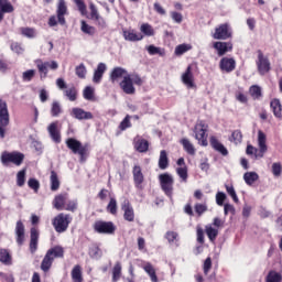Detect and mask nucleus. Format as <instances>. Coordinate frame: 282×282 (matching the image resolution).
I'll list each match as a JSON object with an SVG mask.
<instances>
[{
    "label": "nucleus",
    "instance_id": "1",
    "mask_svg": "<svg viewBox=\"0 0 282 282\" xmlns=\"http://www.w3.org/2000/svg\"><path fill=\"white\" fill-rule=\"evenodd\" d=\"M265 142H267L265 133H263V131L259 130L258 131L259 150L252 145H248L247 147V155H254L256 160H260L261 158H263V155H265V153L268 152V145L265 144Z\"/></svg>",
    "mask_w": 282,
    "mask_h": 282
},
{
    "label": "nucleus",
    "instance_id": "2",
    "mask_svg": "<svg viewBox=\"0 0 282 282\" xmlns=\"http://www.w3.org/2000/svg\"><path fill=\"white\" fill-rule=\"evenodd\" d=\"M67 14V4L65 0H58L56 15H51L48 19L50 28H56V25H66L67 21L65 15Z\"/></svg>",
    "mask_w": 282,
    "mask_h": 282
},
{
    "label": "nucleus",
    "instance_id": "3",
    "mask_svg": "<svg viewBox=\"0 0 282 282\" xmlns=\"http://www.w3.org/2000/svg\"><path fill=\"white\" fill-rule=\"evenodd\" d=\"M23 160H25V154L21 152H8L4 151L1 153L0 161L3 166H8V164H14L15 166H21L23 164Z\"/></svg>",
    "mask_w": 282,
    "mask_h": 282
},
{
    "label": "nucleus",
    "instance_id": "4",
    "mask_svg": "<svg viewBox=\"0 0 282 282\" xmlns=\"http://www.w3.org/2000/svg\"><path fill=\"white\" fill-rule=\"evenodd\" d=\"M69 224H72V216L69 214L61 213L53 219L55 232H66L69 228Z\"/></svg>",
    "mask_w": 282,
    "mask_h": 282
},
{
    "label": "nucleus",
    "instance_id": "5",
    "mask_svg": "<svg viewBox=\"0 0 282 282\" xmlns=\"http://www.w3.org/2000/svg\"><path fill=\"white\" fill-rule=\"evenodd\" d=\"M208 126L204 121H198L194 127L195 140L198 141L200 147H208Z\"/></svg>",
    "mask_w": 282,
    "mask_h": 282
},
{
    "label": "nucleus",
    "instance_id": "6",
    "mask_svg": "<svg viewBox=\"0 0 282 282\" xmlns=\"http://www.w3.org/2000/svg\"><path fill=\"white\" fill-rule=\"evenodd\" d=\"M66 147L69 149L75 155H79L80 160L87 155V151H89V148L87 144L83 145V143L74 138H68L66 140Z\"/></svg>",
    "mask_w": 282,
    "mask_h": 282
},
{
    "label": "nucleus",
    "instance_id": "7",
    "mask_svg": "<svg viewBox=\"0 0 282 282\" xmlns=\"http://www.w3.org/2000/svg\"><path fill=\"white\" fill-rule=\"evenodd\" d=\"M159 181H160V185H161L163 193H165V195L167 197H170V199H172L173 198V184H175V180L173 178V175H171L169 173L160 174Z\"/></svg>",
    "mask_w": 282,
    "mask_h": 282
},
{
    "label": "nucleus",
    "instance_id": "8",
    "mask_svg": "<svg viewBox=\"0 0 282 282\" xmlns=\"http://www.w3.org/2000/svg\"><path fill=\"white\" fill-rule=\"evenodd\" d=\"M8 124H10L8 104L0 99V138H6V127H8Z\"/></svg>",
    "mask_w": 282,
    "mask_h": 282
},
{
    "label": "nucleus",
    "instance_id": "9",
    "mask_svg": "<svg viewBox=\"0 0 282 282\" xmlns=\"http://www.w3.org/2000/svg\"><path fill=\"white\" fill-rule=\"evenodd\" d=\"M35 65L40 72V78H47L48 69H58V63L56 61L43 62L42 59H36Z\"/></svg>",
    "mask_w": 282,
    "mask_h": 282
},
{
    "label": "nucleus",
    "instance_id": "10",
    "mask_svg": "<svg viewBox=\"0 0 282 282\" xmlns=\"http://www.w3.org/2000/svg\"><path fill=\"white\" fill-rule=\"evenodd\" d=\"M257 67L260 76H265L270 72V59L263 55V52L258 51Z\"/></svg>",
    "mask_w": 282,
    "mask_h": 282
},
{
    "label": "nucleus",
    "instance_id": "11",
    "mask_svg": "<svg viewBox=\"0 0 282 282\" xmlns=\"http://www.w3.org/2000/svg\"><path fill=\"white\" fill-rule=\"evenodd\" d=\"M94 229L99 235H113L116 232V225L111 221H97L95 223Z\"/></svg>",
    "mask_w": 282,
    "mask_h": 282
},
{
    "label": "nucleus",
    "instance_id": "12",
    "mask_svg": "<svg viewBox=\"0 0 282 282\" xmlns=\"http://www.w3.org/2000/svg\"><path fill=\"white\" fill-rule=\"evenodd\" d=\"M212 36L216 41H227V39H230L232 36V33L230 32V26L225 23L217 26Z\"/></svg>",
    "mask_w": 282,
    "mask_h": 282
},
{
    "label": "nucleus",
    "instance_id": "13",
    "mask_svg": "<svg viewBox=\"0 0 282 282\" xmlns=\"http://www.w3.org/2000/svg\"><path fill=\"white\" fill-rule=\"evenodd\" d=\"M122 34H123L124 41H129L130 43H135L144 39V35H142V33H138V31L133 29H123Z\"/></svg>",
    "mask_w": 282,
    "mask_h": 282
},
{
    "label": "nucleus",
    "instance_id": "14",
    "mask_svg": "<svg viewBox=\"0 0 282 282\" xmlns=\"http://www.w3.org/2000/svg\"><path fill=\"white\" fill-rule=\"evenodd\" d=\"M119 85L124 94H128L129 96L135 94V87L133 86L131 75H126Z\"/></svg>",
    "mask_w": 282,
    "mask_h": 282
},
{
    "label": "nucleus",
    "instance_id": "15",
    "mask_svg": "<svg viewBox=\"0 0 282 282\" xmlns=\"http://www.w3.org/2000/svg\"><path fill=\"white\" fill-rule=\"evenodd\" d=\"M47 131L51 140H53L55 144H61L62 138H61V130H58V121L52 122L47 127Z\"/></svg>",
    "mask_w": 282,
    "mask_h": 282
},
{
    "label": "nucleus",
    "instance_id": "16",
    "mask_svg": "<svg viewBox=\"0 0 282 282\" xmlns=\"http://www.w3.org/2000/svg\"><path fill=\"white\" fill-rule=\"evenodd\" d=\"M121 210H123V219H126V221H134L135 213L133 212V207L128 199H124L121 204Z\"/></svg>",
    "mask_w": 282,
    "mask_h": 282
},
{
    "label": "nucleus",
    "instance_id": "17",
    "mask_svg": "<svg viewBox=\"0 0 282 282\" xmlns=\"http://www.w3.org/2000/svg\"><path fill=\"white\" fill-rule=\"evenodd\" d=\"M70 116L76 120H94V115L90 111H85L83 108H73Z\"/></svg>",
    "mask_w": 282,
    "mask_h": 282
},
{
    "label": "nucleus",
    "instance_id": "18",
    "mask_svg": "<svg viewBox=\"0 0 282 282\" xmlns=\"http://www.w3.org/2000/svg\"><path fill=\"white\" fill-rule=\"evenodd\" d=\"M182 83L185 84L187 89L195 88V77L193 76V68L188 66L182 75Z\"/></svg>",
    "mask_w": 282,
    "mask_h": 282
},
{
    "label": "nucleus",
    "instance_id": "19",
    "mask_svg": "<svg viewBox=\"0 0 282 282\" xmlns=\"http://www.w3.org/2000/svg\"><path fill=\"white\" fill-rule=\"evenodd\" d=\"M214 50L217 51L218 56H225L228 52H232V43L230 42H215Z\"/></svg>",
    "mask_w": 282,
    "mask_h": 282
},
{
    "label": "nucleus",
    "instance_id": "20",
    "mask_svg": "<svg viewBox=\"0 0 282 282\" xmlns=\"http://www.w3.org/2000/svg\"><path fill=\"white\" fill-rule=\"evenodd\" d=\"M237 65V62H235V58H230V57H224L220 59V69L223 72H235V67Z\"/></svg>",
    "mask_w": 282,
    "mask_h": 282
},
{
    "label": "nucleus",
    "instance_id": "21",
    "mask_svg": "<svg viewBox=\"0 0 282 282\" xmlns=\"http://www.w3.org/2000/svg\"><path fill=\"white\" fill-rule=\"evenodd\" d=\"M15 235L18 246H23V241H25V226L21 220L15 225Z\"/></svg>",
    "mask_w": 282,
    "mask_h": 282
},
{
    "label": "nucleus",
    "instance_id": "22",
    "mask_svg": "<svg viewBox=\"0 0 282 282\" xmlns=\"http://www.w3.org/2000/svg\"><path fill=\"white\" fill-rule=\"evenodd\" d=\"M39 248V229L37 228H31V240H30V251L32 254L36 252Z\"/></svg>",
    "mask_w": 282,
    "mask_h": 282
},
{
    "label": "nucleus",
    "instance_id": "23",
    "mask_svg": "<svg viewBox=\"0 0 282 282\" xmlns=\"http://www.w3.org/2000/svg\"><path fill=\"white\" fill-rule=\"evenodd\" d=\"M105 72H107V64L99 63L97 69L94 72L93 82L97 84L100 83V80H102Z\"/></svg>",
    "mask_w": 282,
    "mask_h": 282
},
{
    "label": "nucleus",
    "instance_id": "24",
    "mask_svg": "<svg viewBox=\"0 0 282 282\" xmlns=\"http://www.w3.org/2000/svg\"><path fill=\"white\" fill-rule=\"evenodd\" d=\"M105 72H107V64L99 63L97 69L94 72L93 82L97 84L100 83V80H102Z\"/></svg>",
    "mask_w": 282,
    "mask_h": 282
},
{
    "label": "nucleus",
    "instance_id": "25",
    "mask_svg": "<svg viewBox=\"0 0 282 282\" xmlns=\"http://www.w3.org/2000/svg\"><path fill=\"white\" fill-rule=\"evenodd\" d=\"M130 74L127 72V69L122 68V67H115L110 74V79L112 83H116V80H118V78H123L126 76H129Z\"/></svg>",
    "mask_w": 282,
    "mask_h": 282
},
{
    "label": "nucleus",
    "instance_id": "26",
    "mask_svg": "<svg viewBox=\"0 0 282 282\" xmlns=\"http://www.w3.org/2000/svg\"><path fill=\"white\" fill-rule=\"evenodd\" d=\"M67 202V194H59L55 196L53 206L56 210H65V203Z\"/></svg>",
    "mask_w": 282,
    "mask_h": 282
},
{
    "label": "nucleus",
    "instance_id": "27",
    "mask_svg": "<svg viewBox=\"0 0 282 282\" xmlns=\"http://www.w3.org/2000/svg\"><path fill=\"white\" fill-rule=\"evenodd\" d=\"M210 145L213 147V149H215V151H217L218 153L223 154V155H228V149H226V147H224L221 144V142H219V140H217V138L212 137L210 138Z\"/></svg>",
    "mask_w": 282,
    "mask_h": 282
},
{
    "label": "nucleus",
    "instance_id": "28",
    "mask_svg": "<svg viewBox=\"0 0 282 282\" xmlns=\"http://www.w3.org/2000/svg\"><path fill=\"white\" fill-rule=\"evenodd\" d=\"M132 175H133L135 186H140V184L144 182V174H142V167H140V165H135L133 167Z\"/></svg>",
    "mask_w": 282,
    "mask_h": 282
},
{
    "label": "nucleus",
    "instance_id": "29",
    "mask_svg": "<svg viewBox=\"0 0 282 282\" xmlns=\"http://www.w3.org/2000/svg\"><path fill=\"white\" fill-rule=\"evenodd\" d=\"M46 253L53 257V259H63V257H65V249L61 246H55L48 249Z\"/></svg>",
    "mask_w": 282,
    "mask_h": 282
},
{
    "label": "nucleus",
    "instance_id": "30",
    "mask_svg": "<svg viewBox=\"0 0 282 282\" xmlns=\"http://www.w3.org/2000/svg\"><path fill=\"white\" fill-rule=\"evenodd\" d=\"M271 109H272L275 118H279V120H282V106H281V101L279 99H273L271 101Z\"/></svg>",
    "mask_w": 282,
    "mask_h": 282
},
{
    "label": "nucleus",
    "instance_id": "31",
    "mask_svg": "<svg viewBox=\"0 0 282 282\" xmlns=\"http://www.w3.org/2000/svg\"><path fill=\"white\" fill-rule=\"evenodd\" d=\"M159 169H161V171H166V169H169V154H166L165 150L160 152Z\"/></svg>",
    "mask_w": 282,
    "mask_h": 282
},
{
    "label": "nucleus",
    "instance_id": "32",
    "mask_svg": "<svg viewBox=\"0 0 282 282\" xmlns=\"http://www.w3.org/2000/svg\"><path fill=\"white\" fill-rule=\"evenodd\" d=\"M0 263L12 265V256L8 249H0Z\"/></svg>",
    "mask_w": 282,
    "mask_h": 282
},
{
    "label": "nucleus",
    "instance_id": "33",
    "mask_svg": "<svg viewBox=\"0 0 282 282\" xmlns=\"http://www.w3.org/2000/svg\"><path fill=\"white\" fill-rule=\"evenodd\" d=\"M181 144H182L184 151H186V153H188V155H195V153H196L195 145H193L191 143V140L184 138L181 140Z\"/></svg>",
    "mask_w": 282,
    "mask_h": 282
},
{
    "label": "nucleus",
    "instance_id": "34",
    "mask_svg": "<svg viewBox=\"0 0 282 282\" xmlns=\"http://www.w3.org/2000/svg\"><path fill=\"white\" fill-rule=\"evenodd\" d=\"M52 263H54V257L48 256V253L46 252L41 263V270H43V272L50 271V269L52 268Z\"/></svg>",
    "mask_w": 282,
    "mask_h": 282
},
{
    "label": "nucleus",
    "instance_id": "35",
    "mask_svg": "<svg viewBox=\"0 0 282 282\" xmlns=\"http://www.w3.org/2000/svg\"><path fill=\"white\" fill-rule=\"evenodd\" d=\"M144 272L149 274L152 282H158V274H155V268H153V264L151 262H147L143 267Z\"/></svg>",
    "mask_w": 282,
    "mask_h": 282
},
{
    "label": "nucleus",
    "instance_id": "36",
    "mask_svg": "<svg viewBox=\"0 0 282 282\" xmlns=\"http://www.w3.org/2000/svg\"><path fill=\"white\" fill-rule=\"evenodd\" d=\"M70 276L74 282H83V269L80 265H75L72 270Z\"/></svg>",
    "mask_w": 282,
    "mask_h": 282
},
{
    "label": "nucleus",
    "instance_id": "37",
    "mask_svg": "<svg viewBox=\"0 0 282 282\" xmlns=\"http://www.w3.org/2000/svg\"><path fill=\"white\" fill-rule=\"evenodd\" d=\"M243 180L248 186H252L259 180V174L257 172H247L243 174Z\"/></svg>",
    "mask_w": 282,
    "mask_h": 282
},
{
    "label": "nucleus",
    "instance_id": "38",
    "mask_svg": "<svg viewBox=\"0 0 282 282\" xmlns=\"http://www.w3.org/2000/svg\"><path fill=\"white\" fill-rule=\"evenodd\" d=\"M176 174L178 175L183 184H186V182H188V166L184 165L182 167H176Z\"/></svg>",
    "mask_w": 282,
    "mask_h": 282
},
{
    "label": "nucleus",
    "instance_id": "39",
    "mask_svg": "<svg viewBox=\"0 0 282 282\" xmlns=\"http://www.w3.org/2000/svg\"><path fill=\"white\" fill-rule=\"evenodd\" d=\"M205 232L209 239V241H215L217 239V236L219 235V230L215 229L213 225H207L205 227Z\"/></svg>",
    "mask_w": 282,
    "mask_h": 282
},
{
    "label": "nucleus",
    "instance_id": "40",
    "mask_svg": "<svg viewBox=\"0 0 282 282\" xmlns=\"http://www.w3.org/2000/svg\"><path fill=\"white\" fill-rule=\"evenodd\" d=\"M120 276H122V264H120V262H117L112 269V281H120Z\"/></svg>",
    "mask_w": 282,
    "mask_h": 282
},
{
    "label": "nucleus",
    "instance_id": "41",
    "mask_svg": "<svg viewBox=\"0 0 282 282\" xmlns=\"http://www.w3.org/2000/svg\"><path fill=\"white\" fill-rule=\"evenodd\" d=\"M80 30L84 34H88V36H94L96 34V28L87 24L86 21H82Z\"/></svg>",
    "mask_w": 282,
    "mask_h": 282
},
{
    "label": "nucleus",
    "instance_id": "42",
    "mask_svg": "<svg viewBox=\"0 0 282 282\" xmlns=\"http://www.w3.org/2000/svg\"><path fill=\"white\" fill-rule=\"evenodd\" d=\"M0 10L1 12H7V14H10L14 12V7L8 0H0Z\"/></svg>",
    "mask_w": 282,
    "mask_h": 282
},
{
    "label": "nucleus",
    "instance_id": "43",
    "mask_svg": "<svg viewBox=\"0 0 282 282\" xmlns=\"http://www.w3.org/2000/svg\"><path fill=\"white\" fill-rule=\"evenodd\" d=\"M147 50L150 56H155V54H159V56H164L166 54L164 48L158 47L155 45H149Z\"/></svg>",
    "mask_w": 282,
    "mask_h": 282
},
{
    "label": "nucleus",
    "instance_id": "44",
    "mask_svg": "<svg viewBox=\"0 0 282 282\" xmlns=\"http://www.w3.org/2000/svg\"><path fill=\"white\" fill-rule=\"evenodd\" d=\"M61 113H63V108L61 107V102L53 101L51 107V116H53V118H58Z\"/></svg>",
    "mask_w": 282,
    "mask_h": 282
},
{
    "label": "nucleus",
    "instance_id": "45",
    "mask_svg": "<svg viewBox=\"0 0 282 282\" xmlns=\"http://www.w3.org/2000/svg\"><path fill=\"white\" fill-rule=\"evenodd\" d=\"M61 188V181H58V174L56 172H51V191H56Z\"/></svg>",
    "mask_w": 282,
    "mask_h": 282
},
{
    "label": "nucleus",
    "instance_id": "46",
    "mask_svg": "<svg viewBox=\"0 0 282 282\" xmlns=\"http://www.w3.org/2000/svg\"><path fill=\"white\" fill-rule=\"evenodd\" d=\"M135 149L139 153H147L149 151V141L144 139L137 141Z\"/></svg>",
    "mask_w": 282,
    "mask_h": 282
},
{
    "label": "nucleus",
    "instance_id": "47",
    "mask_svg": "<svg viewBox=\"0 0 282 282\" xmlns=\"http://www.w3.org/2000/svg\"><path fill=\"white\" fill-rule=\"evenodd\" d=\"M140 31L145 36H155V30H153V26H151V24H149V23L142 24L140 28Z\"/></svg>",
    "mask_w": 282,
    "mask_h": 282
},
{
    "label": "nucleus",
    "instance_id": "48",
    "mask_svg": "<svg viewBox=\"0 0 282 282\" xmlns=\"http://www.w3.org/2000/svg\"><path fill=\"white\" fill-rule=\"evenodd\" d=\"M249 94L253 100H259L261 98V87L253 85L249 88Z\"/></svg>",
    "mask_w": 282,
    "mask_h": 282
},
{
    "label": "nucleus",
    "instance_id": "49",
    "mask_svg": "<svg viewBox=\"0 0 282 282\" xmlns=\"http://www.w3.org/2000/svg\"><path fill=\"white\" fill-rule=\"evenodd\" d=\"M107 210H108V213H110V215H117L118 202L116 200V198H110V202L107 206Z\"/></svg>",
    "mask_w": 282,
    "mask_h": 282
},
{
    "label": "nucleus",
    "instance_id": "50",
    "mask_svg": "<svg viewBox=\"0 0 282 282\" xmlns=\"http://www.w3.org/2000/svg\"><path fill=\"white\" fill-rule=\"evenodd\" d=\"M281 281H282L281 273L276 271H271L267 275V282H281Z\"/></svg>",
    "mask_w": 282,
    "mask_h": 282
},
{
    "label": "nucleus",
    "instance_id": "51",
    "mask_svg": "<svg viewBox=\"0 0 282 282\" xmlns=\"http://www.w3.org/2000/svg\"><path fill=\"white\" fill-rule=\"evenodd\" d=\"M21 34L23 36H26V39H35L36 30H34L32 28H22L21 29Z\"/></svg>",
    "mask_w": 282,
    "mask_h": 282
},
{
    "label": "nucleus",
    "instance_id": "52",
    "mask_svg": "<svg viewBox=\"0 0 282 282\" xmlns=\"http://www.w3.org/2000/svg\"><path fill=\"white\" fill-rule=\"evenodd\" d=\"M75 74L78 76V78H85L87 76V67H85V64H79L76 66Z\"/></svg>",
    "mask_w": 282,
    "mask_h": 282
},
{
    "label": "nucleus",
    "instance_id": "53",
    "mask_svg": "<svg viewBox=\"0 0 282 282\" xmlns=\"http://www.w3.org/2000/svg\"><path fill=\"white\" fill-rule=\"evenodd\" d=\"M131 127V116L127 115L124 119L120 122L119 129L120 131H127Z\"/></svg>",
    "mask_w": 282,
    "mask_h": 282
},
{
    "label": "nucleus",
    "instance_id": "54",
    "mask_svg": "<svg viewBox=\"0 0 282 282\" xmlns=\"http://www.w3.org/2000/svg\"><path fill=\"white\" fill-rule=\"evenodd\" d=\"M180 235L175 231H167L165 234V239H167L169 243L173 245L175 241H180Z\"/></svg>",
    "mask_w": 282,
    "mask_h": 282
},
{
    "label": "nucleus",
    "instance_id": "55",
    "mask_svg": "<svg viewBox=\"0 0 282 282\" xmlns=\"http://www.w3.org/2000/svg\"><path fill=\"white\" fill-rule=\"evenodd\" d=\"M17 186H25V169L21 170L17 174Z\"/></svg>",
    "mask_w": 282,
    "mask_h": 282
},
{
    "label": "nucleus",
    "instance_id": "56",
    "mask_svg": "<svg viewBox=\"0 0 282 282\" xmlns=\"http://www.w3.org/2000/svg\"><path fill=\"white\" fill-rule=\"evenodd\" d=\"M65 96L70 100V102H74L76 100L77 91L75 87H70L64 91Z\"/></svg>",
    "mask_w": 282,
    "mask_h": 282
},
{
    "label": "nucleus",
    "instance_id": "57",
    "mask_svg": "<svg viewBox=\"0 0 282 282\" xmlns=\"http://www.w3.org/2000/svg\"><path fill=\"white\" fill-rule=\"evenodd\" d=\"M191 50V45L188 44H181L175 47V54L176 56H182V54H186Z\"/></svg>",
    "mask_w": 282,
    "mask_h": 282
},
{
    "label": "nucleus",
    "instance_id": "58",
    "mask_svg": "<svg viewBox=\"0 0 282 282\" xmlns=\"http://www.w3.org/2000/svg\"><path fill=\"white\" fill-rule=\"evenodd\" d=\"M74 3L77 6L80 14L83 17H86L87 15V6L85 4V1H83V0H74Z\"/></svg>",
    "mask_w": 282,
    "mask_h": 282
},
{
    "label": "nucleus",
    "instance_id": "59",
    "mask_svg": "<svg viewBox=\"0 0 282 282\" xmlns=\"http://www.w3.org/2000/svg\"><path fill=\"white\" fill-rule=\"evenodd\" d=\"M243 135L241 134V132L239 130H235L231 133V138L230 141L235 142V144H240L241 140H242Z\"/></svg>",
    "mask_w": 282,
    "mask_h": 282
},
{
    "label": "nucleus",
    "instance_id": "60",
    "mask_svg": "<svg viewBox=\"0 0 282 282\" xmlns=\"http://www.w3.org/2000/svg\"><path fill=\"white\" fill-rule=\"evenodd\" d=\"M36 70L29 69L22 74V80L30 83L34 78Z\"/></svg>",
    "mask_w": 282,
    "mask_h": 282
},
{
    "label": "nucleus",
    "instance_id": "61",
    "mask_svg": "<svg viewBox=\"0 0 282 282\" xmlns=\"http://www.w3.org/2000/svg\"><path fill=\"white\" fill-rule=\"evenodd\" d=\"M28 186L32 188L35 193H39V188H41V183L36 178H30L28 181Z\"/></svg>",
    "mask_w": 282,
    "mask_h": 282
},
{
    "label": "nucleus",
    "instance_id": "62",
    "mask_svg": "<svg viewBox=\"0 0 282 282\" xmlns=\"http://www.w3.org/2000/svg\"><path fill=\"white\" fill-rule=\"evenodd\" d=\"M84 98L85 100H94V88H91L90 86H87L84 89Z\"/></svg>",
    "mask_w": 282,
    "mask_h": 282
},
{
    "label": "nucleus",
    "instance_id": "63",
    "mask_svg": "<svg viewBox=\"0 0 282 282\" xmlns=\"http://www.w3.org/2000/svg\"><path fill=\"white\" fill-rule=\"evenodd\" d=\"M101 254L102 253L100 252V248L98 247H93L89 249V256L91 259H100Z\"/></svg>",
    "mask_w": 282,
    "mask_h": 282
},
{
    "label": "nucleus",
    "instance_id": "64",
    "mask_svg": "<svg viewBox=\"0 0 282 282\" xmlns=\"http://www.w3.org/2000/svg\"><path fill=\"white\" fill-rule=\"evenodd\" d=\"M272 173L275 177L281 176L282 173V166L281 163H273L272 164Z\"/></svg>",
    "mask_w": 282,
    "mask_h": 282
}]
</instances>
